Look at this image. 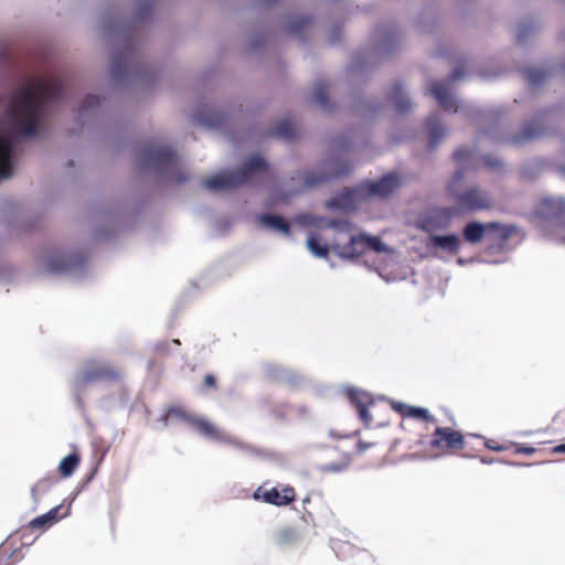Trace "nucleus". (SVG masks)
Masks as SVG:
<instances>
[{"label":"nucleus","instance_id":"obj_44","mask_svg":"<svg viewBox=\"0 0 565 565\" xmlns=\"http://www.w3.org/2000/svg\"><path fill=\"white\" fill-rule=\"evenodd\" d=\"M200 121L204 126L211 127V128L218 127L222 124V120L220 118H215V119H212V118H201Z\"/></svg>","mask_w":565,"mask_h":565},{"label":"nucleus","instance_id":"obj_15","mask_svg":"<svg viewBox=\"0 0 565 565\" xmlns=\"http://www.w3.org/2000/svg\"><path fill=\"white\" fill-rule=\"evenodd\" d=\"M332 249L342 258H356L366 252L364 234L351 236L347 244H333Z\"/></svg>","mask_w":565,"mask_h":565},{"label":"nucleus","instance_id":"obj_48","mask_svg":"<svg viewBox=\"0 0 565 565\" xmlns=\"http://www.w3.org/2000/svg\"><path fill=\"white\" fill-rule=\"evenodd\" d=\"M173 343L179 345V344H180V341H179L178 339H174V340H173Z\"/></svg>","mask_w":565,"mask_h":565},{"label":"nucleus","instance_id":"obj_13","mask_svg":"<svg viewBox=\"0 0 565 565\" xmlns=\"http://www.w3.org/2000/svg\"><path fill=\"white\" fill-rule=\"evenodd\" d=\"M399 178L395 173L384 175L377 181L363 185V191L369 196L386 198L398 186Z\"/></svg>","mask_w":565,"mask_h":565},{"label":"nucleus","instance_id":"obj_49","mask_svg":"<svg viewBox=\"0 0 565 565\" xmlns=\"http://www.w3.org/2000/svg\"><path fill=\"white\" fill-rule=\"evenodd\" d=\"M521 40H522V33H520V34L518 35V41H521Z\"/></svg>","mask_w":565,"mask_h":565},{"label":"nucleus","instance_id":"obj_1","mask_svg":"<svg viewBox=\"0 0 565 565\" xmlns=\"http://www.w3.org/2000/svg\"><path fill=\"white\" fill-rule=\"evenodd\" d=\"M63 93L64 81L56 75L24 85L10 107L13 129L22 136H35L42 109L51 102L61 100Z\"/></svg>","mask_w":565,"mask_h":565},{"label":"nucleus","instance_id":"obj_35","mask_svg":"<svg viewBox=\"0 0 565 565\" xmlns=\"http://www.w3.org/2000/svg\"><path fill=\"white\" fill-rule=\"evenodd\" d=\"M128 70V64L126 61H122L121 54H116L113 60L111 71L115 76H120L122 73H126Z\"/></svg>","mask_w":565,"mask_h":565},{"label":"nucleus","instance_id":"obj_41","mask_svg":"<svg viewBox=\"0 0 565 565\" xmlns=\"http://www.w3.org/2000/svg\"><path fill=\"white\" fill-rule=\"evenodd\" d=\"M470 153H471L470 150L467 149V148H458L454 152V159L457 162H462V161L467 160L470 157Z\"/></svg>","mask_w":565,"mask_h":565},{"label":"nucleus","instance_id":"obj_17","mask_svg":"<svg viewBox=\"0 0 565 565\" xmlns=\"http://www.w3.org/2000/svg\"><path fill=\"white\" fill-rule=\"evenodd\" d=\"M429 94L445 110L457 111L456 100L449 93L448 85L444 82H434L429 87Z\"/></svg>","mask_w":565,"mask_h":565},{"label":"nucleus","instance_id":"obj_40","mask_svg":"<svg viewBox=\"0 0 565 565\" xmlns=\"http://www.w3.org/2000/svg\"><path fill=\"white\" fill-rule=\"evenodd\" d=\"M310 23V19L308 18H300L296 21H294L291 24H290V31L292 33H296L298 32L299 30L303 29L306 25H308Z\"/></svg>","mask_w":565,"mask_h":565},{"label":"nucleus","instance_id":"obj_9","mask_svg":"<svg viewBox=\"0 0 565 565\" xmlns=\"http://www.w3.org/2000/svg\"><path fill=\"white\" fill-rule=\"evenodd\" d=\"M296 490L291 486H284L281 489L277 487L267 489L265 486H260L254 493L255 500H262L268 504L284 507L296 501Z\"/></svg>","mask_w":565,"mask_h":565},{"label":"nucleus","instance_id":"obj_37","mask_svg":"<svg viewBox=\"0 0 565 565\" xmlns=\"http://www.w3.org/2000/svg\"><path fill=\"white\" fill-rule=\"evenodd\" d=\"M527 81L531 85L535 86L544 82L546 73L539 70H529L526 72Z\"/></svg>","mask_w":565,"mask_h":565},{"label":"nucleus","instance_id":"obj_29","mask_svg":"<svg viewBox=\"0 0 565 565\" xmlns=\"http://www.w3.org/2000/svg\"><path fill=\"white\" fill-rule=\"evenodd\" d=\"M275 544L278 546H286L294 544L298 540L296 529L291 526L282 527L275 534Z\"/></svg>","mask_w":565,"mask_h":565},{"label":"nucleus","instance_id":"obj_34","mask_svg":"<svg viewBox=\"0 0 565 565\" xmlns=\"http://www.w3.org/2000/svg\"><path fill=\"white\" fill-rule=\"evenodd\" d=\"M364 243H365L366 250L371 249L376 253H382L385 250V246H384L383 242L376 236L364 235Z\"/></svg>","mask_w":565,"mask_h":565},{"label":"nucleus","instance_id":"obj_33","mask_svg":"<svg viewBox=\"0 0 565 565\" xmlns=\"http://www.w3.org/2000/svg\"><path fill=\"white\" fill-rule=\"evenodd\" d=\"M484 446L489 450L501 452V451L511 450L513 447V441H509V440L500 441L497 439H486Z\"/></svg>","mask_w":565,"mask_h":565},{"label":"nucleus","instance_id":"obj_21","mask_svg":"<svg viewBox=\"0 0 565 565\" xmlns=\"http://www.w3.org/2000/svg\"><path fill=\"white\" fill-rule=\"evenodd\" d=\"M63 509L62 505H57L53 509H51L49 512H46L43 515L36 516L33 519L29 526L32 529H46L51 526L53 523H55L58 519H62L63 516L67 515L68 509L63 514H60V511Z\"/></svg>","mask_w":565,"mask_h":565},{"label":"nucleus","instance_id":"obj_32","mask_svg":"<svg viewBox=\"0 0 565 565\" xmlns=\"http://www.w3.org/2000/svg\"><path fill=\"white\" fill-rule=\"evenodd\" d=\"M224 441H226V443L231 444L232 446H234L235 448H237L242 451H245L247 454H250L253 456L262 455V450L250 444H246V443L239 441V440H234V439L227 438L226 436H225Z\"/></svg>","mask_w":565,"mask_h":565},{"label":"nucleus","instance_id":"obj_10","mask_svg":"<svg viewBox=\"0 0 565 565\" xmlns=\"http://www.w3.org/2000/svg\"><path fill=\"white\" fill-rule=\"evenodd\" d=\"M85 258L81 254L54 252L50 255L46 270L50 274H64L76 267L83 266Z\"/></svg>","mask_w":565,"mask_h":565},{"label":"nucleus","instance_id":"obj_11","mask_svg":"<svg viewBox=\"0 0 565 565\" xmlns=\"http://www.w3.org/2000/svg\"><path fill=\"white\" fill-rule=\"evenodd\" d=\"M487 230H499L503 242H505L510 236V233L507 231V228L495 222H490L488 224L470 222L463 227V238L470 244H478L483 238Z\"/></svg>","mask_w":565,"mask_h":565},{"label":"nucleus","instance_id":"obj_22","mask_svg":"<svg viewBox=\"0 0 565 565\" xmlns=\"http://www.w3.org/2000/svg\"><path fill=\"white\" fill-rule=\"evenodd\" d=\"M388 98L393 104L395 110L399 114L407 113L412 108V103L403 94V85L399 82L394 84V86L391 89Z\"/></svg>","mask_w":565,"mask_h":565},{"label":"nucleus","instance_id":"obj_45","mask_svg":"<svg viewBox=\"0 0 565 565\" xmlns=\"http://www.w3.org/2000/svg\"><path fill=\"white\" fill-rule=\"evenodd\" d=\"M552 451L554 454H565V444L555 446Z\"/></svg>","mask_w":565,"mask_h":565},{"label":"nucleus","instance_id":"obj_39","mask_svg":"<svg viewBox=\"0 0 565 565\" xmlns=\"http://www.w3.org/2000/svg\"><path fill=\"white\" fill-rule=\"evenodd\" d=\"M202 387H203V390H212V391L217 390V380H216L215 375L206 374L203 377Z\"/></svg>","mask_w":565,"mask_h":565},{"label":"nucleus","instance_id":"obj_14","mask_svg":"<svg viewBox=\"0 0 565 565\" xmlns=\"http://www.w3.org/2000/svg\"><path fill=\"white\" fill-rule=\"evenodd\" d=\"M348 398L350 403L355 407L360 419L366 425L372 424V417L369 413V407L374 405L373 397L367 394L366 392H363L361 390L356 388H350L348 391Z\"/></svg>","mask_w":565,"mask_h":565},{"label":"nucleus","instance_id":"obj_26","mask_svg":"<svg viewBox=\"0 0 565 565\" xmlns=\"http://www.w3.org/2000/svg\"><path fill=\"white\" fill-rule=\"evenodd\" d=\"M81 462V457L77 452H72L65 458L62 459V461L58 465V472L61 477L68 478L73 475V472L76 470Z\"/></svg>","mask_w":565,"mask_h":565},{"label":"nucleus","instance_id":"obj_25","mask_svg":"<svg viewBox=\"0 0 565 565\" xmlns=\"http://www.w3.org/2000/svg\"><path fill=\"white\" fill-rule=\"evenodd\" d=\"M57 482L55 476H46L40 479L31 489V494L34 501H39L45 493H47L52 487Z\"/></svg>","mask_w":565,"mask_h":565},{"label":"nucleus","instance_id":"obj_8","mask_svg":"<svg viewBox=\"0 0 565 565\" xmlns=\"http://www.w3.org/2000/svg\"><path fill=\"white\" fill-rule=\"evenodd\" d=\"M455 207L428 209L418 220V228L427 233H434L447 228L455 215Z\"/></svg>","mask_w":565,"mask_h":565},{"label":"nucleus","instance_id":"obj_38","mask_svg":"<svg viewBox=\"0 0 565 565\" xmlns=\"http://www.w3.org/2000/svg\"><path fill=\"white\" fill-rule=\"evenodd\" d=\"M511 450L513 451V454L527 455V456H531L536 452V448L526 446V445H522V444H518L514 441H513V447Z\"/></svg>","mask_w":565,"mask_h":565},{"label":"nucleus","instance_id":"obj_27","mask_svg":"<svg viewBox=\"0 0 565 565\" xmlns=\"http://www.w3.org/2000/svg\"><path fill=\"white\" fill-rule=\"evenodd\" d=\"M296 125L290 119H284L277 124L273 130V135L281 139H292L296 136Z\"/></svg>","mask_w":565,"mask_h":565},{"label":"nucleus","instance_id":"obj_36","mask_svg":"<svg viewBox=\"0 0 565 565\" xmlns=\"http://www.w3.org/2000/svg\"><path fill=\"white\" fill-rule=\"evenodd\" d=\"M100 104V99L98 96L95 95H87L85 99L83 100V104L79 108V113L84 114L86 110L95 109Z\"/></svg>","mask_w":565,"mask_h":565},{"label":"nucleus","instance_id":"obj_43","mask_svg":"<svg viewBox=\"0 0 565 565\" xmlns=\"http://www.w3.org/2000/svg\"><path fill=\"white\" fill-rule=\"evenodd\" d=\"M465 75L463 65L460 64L454 68V71L450 74V81H458L461 79Z\"/></svg>","mask_w":565,"mask_h":565},{"label":"nucleus","instance_id":"obj_2","mask_svg":"<svg viewBox=\"0 0 565 565\" xmlns=\"http://www.w3.org/2000/svg\"><path fill=\"white\" fill-rule=\"evenodd\" d=\"M391 407L402 417L417 419L426 424V428L434 427L428 441L429 449L434 456H445L465 449V435L452 427H441L437 419L429 414L428 409L418 406H412L397 401H390Z\"/></svg>","mask_w":565,"mask_h":565},{"label":"nucleus","instance_id":"obj_4","mask_svg":"<svg viewBox=\"0 0 565 565\" xmlns=\"http://www.w3.org/2000/svg\"><path fill=\"white\" fill-rule=\"evenodd\" d=\"M267 161L258 156L248 157L236 171L220 172L203 181V186L213 191H232L244 185H254L273 179Z\"/></svg>","mask_w":565,"mask_h":565},{"label":"nucleus","instance_id":"obj_16","mask_svg":"<svg viewBox=\"0 0 565 565\" xmlns=\"http://www.w3.org/2000/svg\"><path fill=\"white\" fill-rule=\"evenodd\" d=\"M537 213L545 220L562 218L565 216V200L562 198H547L541 201Z\"/></svg>","mask_w":565,"mask_h":565},{"label":"nucleus","instance_id":"obj_23","mask_svg":"<svg viewBox=\"0 0 565 565\" xmlns=\"http://www.w3.org/2000/svg\"><path fill=\"white\" fill-rule=\"evenodd\" d=\"M434 247L441 248L451 254H456L460 248V239L455 234L449 235H433L430 237Z\"/></svg>","mask_w":565,"mask_h":565},{"label":"nucleus","instance_id":"obj_7","mask_svg":"<svg viewBox=\"0 0 565 565\" xmlns=\"http://www.w3.org/2000/svg\"><path fill=\"white\" fill-rule=\"evenodd\" d=\"M120 380L121 371L117 365L89 361L76 374L75 384L83 387L95 382H118Z\"/></svg>","mask_w":565,"mask_h":565},{"label":"nucleus","instance_id":"obj_3","mask_svg":"<svg viewBox=\"0 0 565 565\" xmlns=\"http://www.w3.org/2000/svg\"><path fill=\"white\" fill-rule=\"evenodd\" d=\"M352 167L347 160L341 158L327 159L317 170L306 173L298 172L291 177L290 181L294 184L289 192L275 189L269 196L267 206L271 207L280 203H287L294 195H297L308 189L332 179L348 175Z\"/></svg>","mask_w":565,"mask_h":565},{"label":"nucleus","instance_id":"obj_31","mask_svg":"<svg viewBox=\"0 0 565 565\" xmlns=\"http://www.w3.org/2000/svg\"><path fill=\"white\" fill-rule=\"evenodd\" d=\"M308 248L318 257H327L329 254V246L321 243V238L317 234H310L308 237Z\"/></svg>","mask_w":565,"mask_h":565},{"label":"nucleus","instance_id":"obj_18","mask_svg":"<svg viewBox=\"0 0 565 565\" xmlns=\"http://www.w3.org/2000/svg\"><path fill=\"white\" fill-rule=\"evenodd\" d=\"M188 423L201 435L216 440H225V435L210 420L202 417H189Z\"/></svg>","mask_w":565,"mask_h":565},{"label":"nucleus","instance_id":"obj_20","mask_svg":"<svg viewBox=\"0 0 565 565\" xmlns=\"http://www.w3.org/2000/svg\"><path fill=\"white\" fill-rule=\"evenodd\" d=\"M544 127L540 119L526 122L523 129L512 138V142L521 145L523 142L544 136Z\"/></svg>","mask_w":565,"mask_h":565},{"label":"nucleus","instance_id":"obj_30","mask_svg":"<svg viewBox=\"0 0 565 565\" xmlns=\"http://www.w3.org/2000/svg\"><path fill=\"white\" fill-rule=\"evenodd\" d=\"M313 102L321 108L329 110L328 85L324 82H318L313 88Z\"/></svg>","mask_w":565,"mask_h":565},{"label":"nucleus","instance_id":"obj_12","mask_svg":"<svg viewBox=\"0 0 565 565\" xmlns=\"http://www.w3.org/2000/svg\"><path fill=\"white\" fill-rule=\"evenodd\" d=\"M344 443L351 444V446L348 448L344 445H338L337 448L343 449L345 448V451L342 457V465L341 466H331L329 467V470L332 471H339L342 467H347L350 461L352 460V457L354 455H362L371 447L375 446V443L371 441H363L356 438V434L348 435L344 440Z\"/></svg>","mask_w":565,"mask_h":565},{"label":"nucleus","instance_id":"obj_19","mask_svg":"<svg viewBox=\"0 0 565 565\" xmlns=\"http://www.w3.org/2000/svg\"><path fill=\"white\" fill-rule=\"evenodd\" d=\"M12 174V143L8 138L0 136V180L11 178Z\"/></svg>","mask_w":565,"mask_h":565},{"label":"nucleus","instance_id":"obj_42","mask_svg":"<svg viewBox=\"0 0 565 565\" xmlns=\"http://www.w3.org/2000/svg\"><path fill=\"white\" fill-rule=\"evenodd\" d=\"M354 193H355V191H354V190H345V191L341 194V196H340V198H338V199H333V200H332V203H333L334 205H343V204H342V203H340L339 201H340V200H345V199H348L349 201H351V200H352V198H353V195H354Z\"/></svg>","mask_w":565,"mask_h":565},{"label":"nucleus","instance_id":"obj_5","mask_svg":"<svg viewBox=\"0 0 565 565\" xmlns=\"http://www.w3.org/2000/svg\"><path fill=\"white\" fill-rule=\"evenodd\" d=\"M140 164L143 169L170 174L177 183L188 180L184 174L179 173V159L175 151L160 142H148L141 148Z\"/></svg>","mask_w":565,"mask_h":565},{"label":"nucleus","instance_id":"obj_24","mask_svg":"<svg viewBox=\"0 0 565 565\" xmlns=\"http://www.w3.org/2000/svg\"><path fill=\"white\" fill-rule=\"evenodd\" d=\"M259 221L267 227L280 231L285 235H290L289 223L279 215L263 214L259 216Z\"/></svg>","mask_w":565,"mask_h":565},{"label":"nucleus","instance_id":"obj_28","mask_svg":"<svg viewBox=\"0 0 565 565\" xmlns=\"http://www.w3.org/2000/svg\"><path fill=\"white\" fill-rule=\"evenodd\" d=\"M426 125L430 136L429 145L431 148H434L444 137L445 129L436 117H428Z\"/></svg>","mask_w":565,"mask_h":565},{"label":"nucleus","instance_id":"obj_6","mask_svg":"<svg viewBox=\"0 0 565 565\" xmlns=\"http://www.w3.org/2000/svg\"><path fill=\"white\" fill-rule=\"evenodd\" d=\"M463 179V172L457 171L447 184V192L455 202V210L458 214L473 213L488 210L492 205V199L487 191L479 186L471 185L459 190V183Z\"/></svg>","mask_w":565,"mask_h":565},{"label":"nucleus","instance_id":"obj_50","mask_svg":"<svg viewBox=\"0 0 565 565\" xmlns=\"http://www.w3.org/2000/svg\"><path fill=\"white\" fill-rule=\"evenodd\" d=\"M564 241H565V236H564Z\"/></svg>","mask_w":565,"mask_h":565},{"label":"nucleus","instance_id":"obj_47","mask_svg":"<svg viewBox=\"0 0 565 565\" xmlns=\"http://www.w3.org/2000/svg\"><path fill=\"white\" fill-rule=\"evenodd\" d=\"M481 462H483V463H492V462H493V459H486V458H482V459H481Z\"/></svg>","mask_w":565,"mask_h":565},{"label":"nucleus","instance_id":"obj_46","mask_svg":"<svg viewBox=\"0 0 565 565\" xmlns=\"http://www.w3.org/2000/svg\"><path fill=\"white\" fill-rule=\"evenodd\" d=\"M484 163H486L488 167H491V168H492V167H498V166H500L499 160H493V161H491V160H489L488 158H486V159H484Z\"/></svg>","mask_w":565,"mask_h":565}]
</instances>
